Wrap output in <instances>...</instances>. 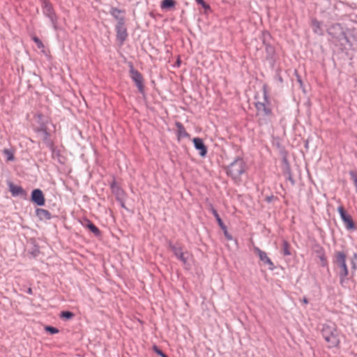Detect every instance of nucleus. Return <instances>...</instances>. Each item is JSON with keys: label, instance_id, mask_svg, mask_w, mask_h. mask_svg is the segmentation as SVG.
<instances>
[{"label": "nucleus", "instance_id": "nucleus-1", "mask_svg": "<svg viewBox=\"0 0 357 357\" xmlns=\"http://www.w3.org/2000/svg\"><path fill=\"white\" fill-rule=\"evenodd\" d=\"M321 334L328 344L329 348L337 347L339 345L340 342L339 335L334 325L324 324L321 329Z\"/></svg>", "mask_w": 357, "mask_h": 357}, {"label": "nucleus", "instance_id": "nucleus-2", "mask_svg": "<svg viewBox=\"0 0 357 357\" xmlns=\"http://www.w3.org/2000/svg\"><path fill=\"white\" fill-rule=\"evenodd\" d=\"M245 164L243 160L238 157L236 158L227 169V173L236 182L240 181V176L245 172Z\"/></svg>", "mask_w": 357, "mask_h": 357}, {"label": "nucleus", "instance_id": "nucleus-3", "mask_svg": "<svg viewBox=\"0 0 357 357\" xmlns=\"http://www.w3.org/2000/svg\"><path fill=\"white\" fill-rule=\"evenodd\" d=\"M347 255L342 251H337L335 254V263L337 264L340 268L339 277L340 283L344 285L349 275V269L346 262Z\"/></svg>", "mask_w": 357, "mask_h": 357}, {"label": "nucleus", "instance_id": "nucleus-4", "mask_svg": "<svg viewBox=\"0 0 357 357\" xmlns=\"http://www.w3.org/2000/svg\"><path fill=\"white\" fill-rule=\"evenodd\" d=\"M169 247L171 250L173 252L175 257L180 260L183 265L186 268H189L190 266L189 264V260L190 259L191 255L188 252H184L183 251L182 247L179 245L173 244L172 243H169Z\"/></svg>", "mask_w": 357, "mask_h": 357}, {"label": "nucleus", "instance_id": "nucleus-5", "mask_svg": "<svg viewBox=\"0 0 357 357\" xmlns=\"http://www.w3.org/2000/svg\"><path fill=\"white\" fill-rule=\"evenodd\" d=\"M255 107L257 111V115H262L267 117L271 116L272 109L271 107V102L266 91L264 92V101L257 102L255 103Z\"/></svg>", "mask_w": 357, "mask_h": 357}, {"label": "nucleus", "instance_id": "nucleus-6", "mask_svg": "<svg viewBox=\"0 0 357 357\" xmlns=\"http://www.w3.org/2000/svg\"><path fill=\"white\" fill-rule=\"evenodd\" d=\"M42 9L43 14L50 19L54 29H56L57 17L52 4L47 0H42Z\"/></svg>", "mask_w": 357, "mask_h": 357}, {"label": "nucleus", "instance_id": "nucleus-7", "mask_svg": "<svg viewBox=\"0 0 357 357\" xmlns=\"http://www.w3.org/2000/svg\"><path fill=\"white\" fill-rule=\"evenodd\" d=\"M130 74L132 81L135 83L139 91L141 93H144V84H143V77L142 74L137 70H135L132 64L130 65Z\"/></svg>", "mask_w": 357, "mask_h": 357}, {"label": "nucleus", "instance_id": "nucleus-8", "mask_svg": "<svg viewBox=\"0 0 357 357\" xmlns=\"http://www.w3.org/2000/svg\"><path fill=\"white\" fill-rule=\"evenodd\" d=\"M328 33L337 40L346 38L345 33L340 24H335L331 26L328 29Z\"/></svg>", "mask_w": 357, "mask_h": 357}, {"label": "nucleus", "instance_id": "nucleus-9", "mask_svg": "<svg viewBox=\"0 0 357 357\" xmlns=\"http://www.w3.org/2000/svg\"><path fill=\"white\" fill-rule=\"evenodd\" d=\"M337 211L341 217L342 220L344 222L345 225V227L347 229H354L355 225L351 217L347 214L344 208L342 206H339L337 208Z\"/></svg>", "mask_w": 357, "mask_h": 357}, {"label": "nucleus", "instance_id": "nucleus-10", "mask_svg": "<svg viewBox=\"0 0 357 357\" xmlns=\"http://www.w3.org/2000/svg\"><path fill=\"white\" fill-rule=\"evenodd\" d=\"M253 251L258 255L260 261H261L264 264H267L268 266V268L271 271L274 270L275 266L273 261L264 251L260 250L258 247H254Z\"/></svg>", "mask_w": 357, "mask_h": 357}, {"label": "nucleus", "instance_id": "nucleus-11", "mask_svg": "<svg viewBox=\"0 0 357 357\" xmlns=\"http://www.w3.org/2000/svg\"><path fill=\"white\" fill-rule=\"evenodd\" d=\"M116 38L120 41L121 44L126 40L128 37L127 29L125 26V22L122 23V20L120 23H117L116 25Z\"/></svg>", "mask_w": 357, "mask_h": 357}, {"label": "nucleus", "instance_id": "nucleus-12", "mask_svg": "<svg viewBox=\"0 0 357 357\" xmlns=\"http://www.w3.org/2000/svg\"><path fill=\"white\" fill-rule=\"evenodd\" d=\"M31 200L38 206H43L45 200L42 190L40 189L33 190L31 193Z\"/></svg>", "mask_w": 357, "mask_h": 357}, {"label": "nucleus", "instance_id": "nucleus-13", "mask_svg": "<svg viewBox=\"0 0 357 357\" xmlns=\"http://www.w3.org/2000/svg\"><path fill=\"white\" fill-rule=\"evenodd\" d=\"M110 188L112 193L115 195L116 200H122L123 197H126L124 190L117 184L115 181H113L110 184Z\"/></svg>", "mask_w": 357, "mask_h": 357}, {"label": "nucleus", "instance_id": "nucleus-14", "mask_svg": "<svg viewBox=\"0 0 357 357\" xmlns=\"http://www.w3.org/2000/svg\"><path fill=\"white\" fill-rule=\"evenodd\" d=\"M195 148L199 151V155L205 157L207 153V147L204 144L203 139L199 137H195L192 140Z\"/></svg>", "mask_w": 357, "mask_h": 357}, {"label": "nucleus", "instance_id": "nucleus-15", "mask_svg": "<svg viewBox=\"0 0 357 357\" xmlns=\"http://www.w3.org/2000/svg\"><path fill=\"white\" fill-rule=\"evenodd\" d=\"M9 190L14 197L21 196L25 197L26 196V192L22 187L15 185L12 183H9Z\"/></svg>", "mask_w": 357, "mask_h": 357}, {"label": "nucleus", "instance_id": "nucleus-16", "mask_svg": "<svg viewBox=\"0 0 357 357\" xmlns=\"http://www.w3.org/2000/svg\"><path fill=\"white\" fill-rule=\"evenodd\" d=\"M36 213L40 220H48L52 218V215L49 211L44 208H37Z\"/></svg>", "mask_w": 357, "mask_h": 357}, {"label": "nucleus", "instance_id": "nucleus-17", "mask_svg": "<svg viewBox=\"0 0 357 357\" xmlns=\"http://www.w3.org/2000/svg\"><path fill=\"white\" fill-rule=\"evenodd\" d=\"M176 127L177 128L176 133L178 139L185 138L189 137V134L186 132L184 126L180 122H176Z\"/></svg>", "mask_w": 357, "mask_h": 357}, {"label": "nucleus", "instance_id": "nucleus-18", "mask_svg": "<svg viewBox=\"0 0 357 357\" xmlns=\"http://www.w3.org/2000/svg\"><path fill=\"white\" fill-rule=\"evenodd\" d=\"M312 26L313 31L319 36L324 35V29L322 28V24L320 22L317 20L316 19H314L312 20Z\"/></svg>", "mask_w": 357, "mask_h": 357}, {"label": "nucleus", "instance_id": "nucleus-19", "mask_svg": "<svg viewBox=\"0 0 357 357\" xmlns=\"http://www.w3.org/2000/svg\"><path fill=\"white\" fill-rule=\"evenodd\" d=\"M122 13V10L116 8H112L110 10V14L118 21L117 23H120L121 20H122V23L125 22L124 17L121 15Z\"/></svg>", "mask_w": 357, "mask_h": 357}, {"label": "nucleus", "instance_id": "nucleus-20", "mask_svg": "<svg viewBox=\"0 0 357 357\" xmlns=\"http://www.w3.org/2000/svg\"><path fill=\"white\" fill-rule=\"evenodd\" d=\"M86 227L96 236H98L100 235V231L99 229L93 224L91 221L87 220V224L86 225Z\"/></svg>", "mask_w": 357, "mask_h": 357}, {"label": "nucleus", "instance_id": "nucleus-21", "mask_svg": "<svg viewBox=\"0 0 357 357\" xmlns=\"http://www.w3.org/2000/svg\"><path fill=\"white\" fill-rule=\"evenodd\" d=\"M211 212H212L213 215H214V217L215 218V220H217L220 228L222 229H226V226L223 223V222H222V219L220 218V215H218L217 211L214 208H212Z\"/></svg>", "mask_w": 357, "mask_h": 357}, {"label": "nucleus", "instance_id": "nucleus-22", "mask_svg": "<svg viewBox=\"0 0 357 357\" xmlns=\"http://www.w3.org/2000/svg\"><path fill=\"white\" fill-rule=\"evenodd\" d=\"M175 1L174 0H163L161 3L162 9H168L174 7Z\"/></svg>", "mask_w": 357, "mask_h": 357}, {"label": "nucleus", "instance_id": "nucleus-23", "mask_svg": "<svg viewBox=\"0 0 357 357\" xmlns=\"http://www.w3.org/2000/svg\"><path fill=\"white\" fill-rule=\"evenodd\" d=\"M289 247V243L287 241L284 240L282 242V252L284 255L289 256L291 255Z\"/></svg>", "mask_w": 357, "mask_h": 357}, {"label": "nucleus", "instance_id": "nucleus-24", "mask_svg": "<svg viewBox=\"0 0 357 357\" xmlns=\"http://www.w3.org/2000/svg\"><path fill=\"white\" fill-rule=\"evenodd\" d=\"M3 155L6 157L8 161H13L15 159L14 153L12 150L4 149L3 151Z\"/></svg>", "mask_w": 357, "mask_h": 357}, {"label": "nucleus", "instance_id": "nucleus-25", "mask_svg": "<svg viewBox=\"0 0 357 357\" xmlns=\"http://www.w3.org/2000/svg\"><path fill=\"white\" fill-rule=\"evenodd\" d=\"M61 318L66 319H70L74 317V314L69 311H63L61 313Z\"/></svg>", "mask_w": 357, "mask_h": 357}, {"label": "nucleus", "instance_id": "nucleus-26", "mask_svg": "<svg viewBox=\"0 0 357 357\" xmlns=\"http://www.w3.org/2000/svg\"><path fill=\"white\" fill-rule=\"evenodd\" d=\"M351 268L353 270L357 269V252H355L353 255V258L351 261Z\"/></svg>", "mask_w": 357, "mask_h": 357}, {"label": "nucleus", "instance_id": "nucleus-27", "mask_svg": "<svg viewBox=\"0 0 357 357\" xmlns=\"http://www.w3.org/2000/svg\"><path fill=\"white\" fill-rule=\"evenodd\" d=\"M349 174L351 176V179L353 180V181L354 183L356 191L357 192V174L354 171H350Z\"/></svg>", "mask_w": 357, "mask_h": 357}, {"label": "nucleus", "instance_id": "nucleus-28", "mask_svg": "<svg viewBox=\"0 0 357 357\" xmlns=\"http://www.w3.org/2000/svg\"><path fill=\"white\" fill-rule=\"evenodd\" d=\"M45 331L50 332L51 334H56L59 333V330L56 328L52 326H46Z\"/></svg>", "mask_w": 357, "mask_h": 357}, {"label": "nucleus", "instance_id": "nucleus-29", "mask_svg": "<svg viewBox=\"0 0 357 357\" xmlns=\"http://www.w3.org/2000/svg\"><path fill=\"white\" fill-rule=\"evenodd\" d=\"M197 4L201 5L205 10L209 9L210 6L204 0H195Z\"/></svg>", "mask_w": 357, "mask_h": 357}, {"label": "nucleus", "instance_id": "nucleus-30", "mask_svg": "<svg viewBox=\"0 0 357 357\" xmlns=\"http://www.w3.org/2000/svg\"><path fill=\"white\" fill-rule=\"evenodd\" d=\"M33 40L35 42V43L37 45L38 48L43 47V44L42 41L38 38L34 37L33 38Z\"/></svg>", "mask_w": 357, "mask_h": 357}, {"label": "nucleus", "instance_id": "nucleus-31", "mask_svg": "<svg viewBox=\"0 0 357 357\" xmlns=\"http://www.w3.org/2000/svg\"><path fill=\"white\" fill-rule=\"evenodd\" d=\"M154 351L155 352L160 356L161 357H168L165 354H164L160 349H158L157 347H154Z\"/></svg>", "mask_w": 357, "mask_h": 357}, {"label": "nucleus", "instance_id": "nucleus-32", "mask_svg": "<svg viewBox=\"0 0 357 357\" xmlns=\"http://www.w3.org/2000/svg\"><path fill=\"white\" fill-rule=\"evenodd\" d=\"M319 259H320V260H321V265H322V266H326V264H327V261H326V257H325L324 254L321 255L319 256Z\"/></svg>", "mask_w": 357, "mask_h": 357}, {"label": "nucleus", "instance_id": "nucleus-33", "mask_svg": "<svg viewBox=\"0 0 357 357\" xmlns=\"http://www.w3.org/2000/svg\"><path fill=\"white\" fill-rule=\"evenodd\" d=\"M224 231V234H225V237L228 239V240H231L232 239V237L228 233L227 229H222Z\"/></svg>", "mask_w": 357, "mask_h": 357}, {"label": "nucleus", "instance_id": "nucleus-34", "mask_svg": "<svg viewBox=\"0 0 357 357\" xmlns=\"http://www.w3.org/2000/svg\"><path fill=\"white\" fill-rule=\"evenodd\" d=\"M125 199H126V197H123L122 200H117L120 203V205L122 208H126Z\"/></svg>", "mask_w": 357, "mask_h": 357}, {"label": "nucleus", "instance_id": "nucleus-35", "mask_svg": "<svg viewBox=\"0 0 357 357\" xmlns=\"http://www.w3.org/2000/svg\"><path fill=\"white\" fill-rule=\"evenodd\" d=\"M302 301H303V303L304 304H307V303H308V300H307L305 297H304V298H303Z\"/></svg>", "mask_w": 357, "mask_h": 357}, {"label": "nucleus", "instance_id": "nucleus-36", "mask_svg": "<svg viewBox=\"0 0 357 357\" xmlns=\"http://www.w3.org/2000/svg\"><path fill=\"white\" fill-rule=\"evenodd\" d=\"M289 181L291 182V183H292V184H294V180H293L291 177H289Z\"/></svg>", "mask_w": 357, "mask_h": 357}, {"label": "nucleus", "instance_id": "nucleus-37", "mask_svg": "<svg viewBox=\"0 0 357 357\" xmlns=\"http://www.w3.org/2000/svg\"><path fill=\"white\" fill-rule=\"evenodd\" d=\"M29 291V293H30V294H31V289H29V291Z\"/></svg>", "mask_w": 357, "mask_h": 357}, {"label": "nucleus", "instance_id": "nucleus-38", "mask_svg": "<svg viewBox=\"0 0 357 357\" xmlns=\"http://www.w3.org/2000/svg\"><path fill=\"white\" fill-rule=\"evenodd\" d=\"M259 121H260V123H263L261 119H259Z\"/></svg>", "mask_w": 357, "mask_h": 357}]
</instances>
